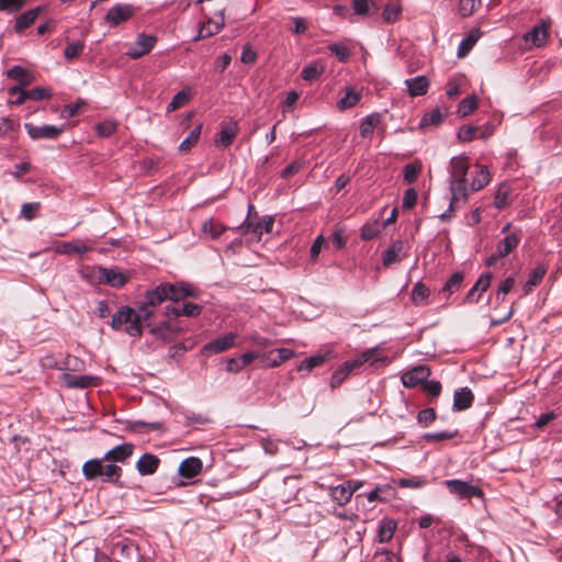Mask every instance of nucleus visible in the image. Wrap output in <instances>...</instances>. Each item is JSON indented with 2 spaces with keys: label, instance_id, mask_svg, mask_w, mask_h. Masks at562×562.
Masks as SVG:
<instances>
[{
  "label": "nucleus",
  "instance_id": "f257e3e1",
  "mask_svg": "<svg viewBox=\"0 0 562 562\" xmlns=\"http://www.w3.org/2000/svg\"><path fill=\"white\" fill-rule=\"evenodd\" d=\"M469 161L465 156H456L450 160L449 190L451 194L449 210H453L457 203L463 204L469 199L468 170Z\"/></svg>",
  "mask_w": 562,
  "mask_h": 562
},
{
  "label": "nucleus",
  "instance_id": "f03ea898",
  "mask_svg": "<svg viewBox=\"0 0 562 562\" xmlns=\"http://www.w3.org/2000/svg\"><path fill=\"white\" fill-rule=\"evenodd\" d=\"M103 459H91L83 463L82 473L87 480L101 477L105 482H117L122 475V469L114 463H104Z\"/></svg>",
  "mask_w": 562,
  "mask_h": 562
},
{
  "label": "nucleus",
  "instance_id": "7ed1b4c3",
  "mask_svg": "<svg viewBox=\"0 0 562 562\" xmlns=\"http://www.w3.org/2000/svg\"><path fill=\"white\" fill-rule=\"evenodd\" d=\"M111 327L114 330H124L132 337H139L142 335V328L137 325L135 308L130 306H121L112 315Z\"/></svg>",
  "mask_w": 562,
  "mask_h": 562
},
{
  "label": "nucleus",
  "instance_id": "20e7f679",
  "mask_svg": "<svg viewBox=\"0 0 562 562\" xmlns=\"http://www.w3.org/2000/svg\"><path fill=\"white\" fill-rule=\"evenodd\" d=\"M24 128L26 130V133L33 140H41V139L54 140V139H57L65 131L64 125L57 126V125L45 124L42 126H36L32 123H25Z\"/></svg>",
  "mask_w": 562,
  "mask_h": 562
},
{
  "label": "nucleus",
  "instance_id": "39448f33",
  "mask_svg": "<svg viewBox=\"0 0 562 562\" xmlns=\"http://www.w3.org/2000/svg\"><path fill=\"white\" fill-rule=\"evenodd\" d=\"M157 36L140 33L137 35L135 42L130 46L125 53L132 59H138L148 54L156 45Z\"/></svg>",
  "mask_w": 562,
  "mask_h": 562
},
{
  "label": "nucleus",
  "instance_id": "423d86ee",
  "mask_svg": "<svg viewBox=\"0 0 562 562\" xmlns=\"http://www.w3.org/2000/svg\"><path fill=\"white\" fill-rule=\"evenodd\" d=\"M132 278L130 271H124L119 267H103L101 284L109 285L115 289L123 288Z\"/></svg>",
  "mask_w": 562,
  "mask_h": 562
},
{
  "label": "nucleus",
  "instance_id": "0eeeda50",
  "mask_svg": "<svg viewBox=\"0 0 562 562\" xmlns=\"http://www.w3.org/2000/svg\"><path fill=\"white\" fill-rule=\"evenodd\" d=\"M445 485L448 487L449 492L457 495L459 498H472V497H482L483 492L480 487L472 485L465 481L461 480H447Z\"/></svg>",
  "mask_w": 562,
  "mask_h": 562
},
{
  "label": "nucleus",
  "instance_id": "6e6552de",
  "mask_svg": "<svg viewBox=\"0 0 562 562\" xmlns=\"http://www.w3.org/2000/svg\"><path fill=\"white\" fill-rule=\"evenodd\" d=\"M236 338L235 333H227L217 337L203 346L202 353L205 356L222 353L236 345Z\"/></svg>",
  "mask_w": 562,
  "mask_h": 562
},
{
  "label": "nucleus",
  "instance_id": "1a4fd4ad",
  "mask_svg": "<svg viewBox=\"0 0 562 562\" xmlns=\"http://www.w3.org/2000/svg\"><path fill=\"white\" fill-rule=\"evenodd\" d=\"M550 26V22L541 21L540 23L536 24L529 32H527L524 36L527 47L531 48L544 45L549 36Z\"/></svg>",
  "mask_w": 562,
  "mask_h": 562
},
{
  "label": "nucleus",
  "instance_id": "9d476101",
  "mask_svg": "<svg viewBox=\"0 0 562 562\" xmlns=\"http://www.w3.org/2000/svg\"><path fill=\"white\" fill-rule=\"evenodd\" d=\"M239 131V126L237 121L229 120V121H223L221 123V130L218 132V135L215 139V145L218 148H228L234 139L236 138Z\"/></svg>",
  "mask_w": 562,
  "mask_h": 562
},
{
  "label": "nucleus",
  "instance_id": "9b49d317",
  "mask_svg": "<svg viewBox=\"0 0 562 562\" xmlns=\"http://www.w3.org/2000/svg\"><path fill=\"white\" fill-rule=\"evenodd\" d=\"M386 357H379V347H373L370 349H367L362 351L359 356H357L352 360L345 361L344 364L347 367V369L350 371V373L359 369L361 366H363L367 362H371L372 364L376 362H386Z\"/></svg>",
  "mask_w": 562,
  "mask_h": 562
},
{
  "label": "nucleus",
  "instance_id": "f8f14e48",
  "mask_svg": "<svg viewBox=\"0 0 562 562\" xmlns=\"http://www.w3.org/2000/svg\"><path fill=\"white\" fill-rule=\"evenodd\" d=\"M408 248L405 247V244L397 239L394 240L382 254V261L385 267H389L393 263L401 262L405 257H407Z\"/></svg>",
  "mask_w": 562,
  "mask_h": 562
},
{
  "label": "nucleus",
  "instance_id": "ddd939ff",
  "mask_svg": "<svg viewBox=\"0 0 562 562\" xmlns=\"http://www.w3.org/2000/svg\"><path fill=\"white\" fill-rule=\"evenodd\" d=\"M166 292L167 300L179 302L186 297L196 296V292L188 283H162Z\"/></svg>",
  "mask_w": 562,
  "mask_h": 562
},
{
  "label": "nucleus",
  "instance_id": "4468645a",
  "mask_svg": "<svg viewBox=\"0 0 562 562\" xmlns=\"http://www.w3.org/2000/svg\"><path fill=\"white\" fill-rule=\"evenodd\" d=\"M430 375V370L426 366L414 367L411 371H407L402 376V383L405 387H415L418 384L425 382Z\"/></svg>",
  "mask_w": 562,
  "mask_h": 562
},
{
  "label": "nucleus",
  "instance_id": "2eb2a0df",
  "mask_svg": "<svg viewBox=\"0 0 562 562\" xmlns=\"http://www.w3.org/2000/svg\"><path fill=\"white\" fill-rule=\"evenodd\" d=\"M492 278H493V276L491 272L482 273L479 277V279L476 280V282L473 284V286L467 293L464 302L465 303L479 302L481 294L490 288Z\"/></svg>",
  "mask_w": 562,
  "mask_h": 562
},
{
  "label": "nucleus",
  "instance_id": "dca6fc26",
  "mask_svg": "<svg viewBox=\"0 0 562 562\" xmlns=\"http://www.w3.org/2000/svg\"><path fill=\"white\" fill-rule=\"evenodd\" d=\"M274 220L271 216H263L257 222H251L246 220L239 227L236 229L244 228L246 232L254 233L258 239H260L263 233H270L273 227Z\"/></svg>",
  "mask_w": 562,
  "mask_h": 562
},
{
  "label": "nucleus",
  "instance_id": "f3484780",
  "mask_svg": "<svg viewBox=\"0 0 562 562\" xmlns=\"http://www.w3.org/2000/svg\"><path fill=\"white\" fill-rule=\"evenodd\" d=\"M43 10L44 8L42 5H37L16 16L13 26L14 32L21 34L24 30L29 29L36 21Z\"/></svg>",
  "mask_w": 562,
  "mask_h": 562
},
{
  "label": "nucleus",
  "instance_id": "a211bd4d",
  "mask_svg": "<svg viewBox=\"0 0 562 562\" xmlns=\"http://www.w3.org/2000/svg\"><path fill=\"white\" fill-rule=\"evenodd\" d=\"M115 552L121 558L120 562H139L138 547L133 541H122L115 547Z\"/></svg>",
  "mask_w": 562,
  "mask_h": 562
},
{
  "label": "nucleus",
  "instance_id": "6ab92c4d",
  "mask_svg": "<svg viewBox=\"0 0 562 562\" xmlns=\"http://www.w3.org/2000/svg\"><path fill=\"white\" fill-rule=\"evenodd\" d=\"M133 15V8L130 4H116L112 7L106 15L105 20L111 25H119L121 22L126 21Z\"/></svg>",
  "mask_w": 562,
  "mask_h": 562
},
{
  "label": "nucleus",
  "instance_id": "aec40b11",
  "mask_svg": "<svg viewBox=\"0 0 562 562\" xmlns=\"http://www.w3.org/2000/svg\"><path fill=\"white\" fill-rule=\"evenodd\" d=\"M203 468L202 461L196 457H189L184 459L178 469L179 475L186 479H193L201 473Z\"/></svg>",
  "mask_w": 562,
  "mask_h": 562
},
{
  "label": "nucleus",
  "instance_id": "412c9836",
  "mask_svg": "<svg viewBox=\"0 0 562 562\" xmlns=\"http://www.w3.org/2000/svg\"><path fill=\"white\" fill-rule=\"evenodd\" d=\"M160 464V460L153 453H144L136 462V469L140 475L154 474Z\"/></svg>",
  "mask_w": 562,
  "mask_h": 562
},
{
  "label": "nucleus",
  "instance_id": "4be33fe9",
  "mask_svg": "<svg viewBox=\"0 0 562 562\" xmlns=\"http://www.w3.org/2000/svg\"><path fill=\"white\" fill-rule=\"evenodd\" d=\"M474 394L469 387H461L453 394V411L461 412L472 406Z\"/></svg>",
  "mask_w": 562,
  "mask_h": 562
},
{
  "label": "nucleus",
  "instance_id": "5701e85b",
  "mask_svg": "<svg viewBox=\"0 0 562 562\" xmlns=\"http://www.w3.org/2000/svg\"><path fill=\"white\" fill-rule=\"evenodd\" d=\"M133 450L134 446L128 442L115 446L104 454V460L110 462H124L133 454Z\"/></svg>",
  "mask_w": 562,
  "mask_h": 562
},
{
  "label": "nucleus",
  "instance_id": "b1692460",
  "mask_svg": "<svg viewBox=\"0 0 562 562\" xmlns=\"http://www.w3.org/2000/svg\"><path fill=\"white\" fill-rule=\"evenodd\" d=\"M405 85L411 97H420L427 93L429 80L426 76H416L405 80Z\"/></svg>",
  "mask_w": 562,
  "mask_h": 562
},
{
  "label": "nucleus",
  "instance_id": "393cba45",
  "mask_svg": "<svg viewBox=\"0 0 562 562\" xmlns=\"http://www.w3.org/2000/svg\"><path fill=\"white\" fill-rule=\"evenodd\" d=\"M490 171L484 166L476 165L474 175L472 177V181L469 187V194L471 192H475L483 189L485 186L490 183Z\"/></svg>",
  "mask_w": 562,
  "mask_h": 562
},
{
  "label": "nucleus",
  "instance_id": "a878e982",
  "mask_svg": "<svg viewBox=\"0 0 562 562\" xmlns=\"http://www.w3.org/2000/svg\"><path fill=\"white\" fill-rule=\"evenodd\" d=\"M520 241V237L517 233H509L505 235L503 239H501L496 245L497 256H502L505 258L508 256L515 248H517Z\"/></svg>",
  "mask_w": 562,
  "mask_h": 562
},
{
  "label": "nucleus",
  "instance_id": "bb28decb",
  "mask_svg": "<svg viewBox=\"0 0 562 562\" xmlns=\"http://www.w3.org/2000/svg\"><path fill=\"white\" fill-rule=\"evenodd\" d=\"M92 250L91 246L86 245L80 240L66 241L57 246L56 252L61 255L79 254L83 255Z\"/></svg>",
  "mask_w": 562,
  "mask_h": 562
},
{
  "label": "nucleus",
  "instance_id": "cd10ccee",
  "mask_svg": "<svg viewBox=\"0 0 562 562\" xmlns=\"http://www.w3.org/2000/svg\"><path fill=\"white\" fill-rule=\"evenodd\" d=\"M224 26V15L220 13V15L212 20L210 19L206 23H203L199 30V35L196 38H204L217 34Z\"/></svg>",
  "mask_w": 562,
  "mask_h": 562
},
{
  "label": "nucleus",
  "instance_id": "c85d7f7f",
  "mask_svg": "<svg viewBox=\"0 0 562 562\" xmlns=\"http://www.w3.org/2000/svg\"><path fill=\"white\" fill-rule=\"evenodd\" d=\"M79 276L90 285H101L102 266H85L79 270Z\"/></svg>",
  "mask_w": 562,
  "mask_h": 562
},
{
  "label": "nucleus",
  "instance_id": "c756f323",
  "mask_svg": "<svg viewBox=\"0 0 562 562\" xmlns=\"http://www.w3.org/2000/svg\"><path fill=\"white\" fill-rule=\"evenodd\" d=\"M448 115L447 108H436L432 111L426 113L420 120V126H438Z\"/></svg>",
  "mask_w": 562,
  "mask_h": 562
},
{
  "label": "nucleus",
  "instance_id": "7c9ffc66",
  "mask_svg": "<svg viewBox=\"0 0 562 562\" xmlns=\"http://www.w3.org/2000/svg\"><path fill=\"white\" fill-rule=\"evenodd\" d=\"M430 295L429 288L423 283L422 281L414 284L411 292V300L414 305L423 306L428 303V297Z\"/></svg>",
  "mask_w": 562,
  "mask_h": 562
},
{
  "label": "nucleus",
  "instance_id": "2f4dec72",
  "mask_svg": "<svg viewBox=\"0 0 562 562\" xmlns=\"http://www.w3.org/2000/svg\"><path fill=\"white\" fill-rule=\"evenodd\" d=\"M7 77L18 81L21 87L31 85L34 80L33 76L22 66L15 65L7 71Z\"/></svg>",
  "mask_w": 562,
  "mask_h": 562
},
{
  "label": "nucleus",
  "instance_id": "473e14b6",
  "mask_svg": "<svg viewBox=\"0 0 562 562\" xmlns=\"http://www.w3.org/2000/svg\"><path fill=\"white\" fill-rule=\"evenodd\" d=\"M396 521L390 518H384L380 521L378 530V541L380 543L389 542L396 530Z\"/></svg>",
  "mask_w": 562,
  "mask_h": 562
},
{
  "label": "nucleus",
  "instance_id": "72a5a7b5",
  "mask_svg": "<svg viewBox=\"0 0 562 562\" xmlns=\"http://www.w3.org/2000/svg\"><path fill=\"white\" fill-rule=\"evenodd\" d=\"M381 121V115L379 113H371L364 116L360 122V135L363 138H371L375 127L379 125Z\"/></svg>",
  "mask_w": 562,
  "mask_h": 562
},
{
  "label": "nucleus",
  "instance_id": "f704fd0d",
  "mask_svg": "<svg viewBox=\"0 0 562 562\" xmlns=\"http://www.w3.org/2000/svg\"><path fill=\"white\" fill-rule=\"evenodd\" d=\"M166 300L167 296L162 283L147 291L144 297V302L147 303V305L153 306L154 310L156 306L160 305Z\"/></svg>",
  "mask_w": 562,
  "mask_h": 562
},
{
  "label": "nucleus",
  "instance_id": "c9c22d12",
  "mask_svg": "<svg viewBox=\"0 0 562 562\" xmlns=\"http://www.w3.org/2000/svg\"><path fill=\"white\" fill-rule=\"evenodd\" d=\"M546 273H547V268L542 265H539L536 268H533L529 274L528 280L524 284V293L525 294L530 293L532 291V289L541 282V280L543 279Z\"/></svg>",
  "mask_w": 562,
  "mask_h": 562
},
{
  "label": "nucleus",
  "instance_id": "e433bc0d",
  "mask_svg": "<svg viewBox=\"0 0 562 562\" xmlns=\"http://www.w3.org/2000/svg\"><path fill=\"white\" fill-rule=\"evenodd\" d=\"M384 228L385 224L379 220L366 223L361 228L360 238L362 240H371L375 238Z\"/></svg>",
  "mask_w": 562,
  "mask_h": 562
},
{
  "label": "nucleus",
  "instance_id": "4c0bfd02",
  "mask_svg": "<svg viewBox=\"0 0 562 562\" xmlns=\"http://www.w3.org/2000/svg\"><path fill=\"white\" fill-rule=\"evenodd\" d=\"M325 71V66L319 63V61H313V63H310L308 65H306L302 71H301V77L305 80V81H314L316 79H318L323 72Z\"/></svg>",
  "mask_w": 562,
  "mask_h": 562
},
{
  "label": "nucleus",
  "instance_id": "58836bf2",
  "mask_svg": "<svg viewBox=\"0 0 562 562\" xmlns=\"http://www.w3.org/2000/svg\"><path fill=\"white\" fill-rule=\"evenodd\" d=\"M202 306L195 303H183L181 307H172L170 311L176 316L196 317L202 312Z\"/></svg>",
  "mask_w": 562,
  "mask_h": 562
},
{
  "label": "nucleus",
  "instance_id": "ea45409f",
  "mask_svg": "<svg viewBox=\"0 0 562 562\" xmlns=\"http://www.w3.org/2000/svg\"><path fill=\"white\" fill-rule=\"evenodd\" d=\"M329 496L333 501H335L338 505L344 506L350 502L351 495L350 492L346 488L345 484H339L330 487Z\"/></svg>",
  "mask_w": 562,
  "mask_h": 562
},
{
  "label": "nucleus",
  "instance_id": "a19ab883",
  "mask_svg": "<svg viewBox=\"0 0 562 562\" xmlns=\"http://www.w3.org/2000/svg\"><path fill=\"white\" fill-rule=\"evenodd\" d=\"M155 310L153 306L147 305L144 301L139 303L137 308L135 310V316L137 317V325L143 329V326L149 325V319L154 315Z\"/></svg>",
  "mask_w": 562,
  "mask_h": 562
},
{
  "label": "nucleus",
  "instance_id": "79ce46f5",
  "mask_svg": "<svg viewBox=\"0 0 562 562\" xmlns=\"http://www.w3.org/2000/svg\"><path fill=\"white\" fill-rule=\"evenodd\" d=\"M202 231L209 234L212 239H218L227 231V227L211 218L203 223Z\"/></svg>",
  "mask_w": 562,
  "mask_h": 562
},
{
  "label": "nucleus",
  "instance_id": "37998d69",
  "mask_svg": "<svg viewBox=\"0 0 562 562\" xmlns=\"http://www.w3.org/2000/svg\"><path fill=\"white\" fill-rule=\"evenodd\" d=\"M202 132V124L196 125L189 135L180 143L179 150L182 153L189 151L192 147L196 145L200 139Z\"/></svg>",
  "mask_w": 562,
  "mask_h": 562
},
{
  "label": "nucleus",
  "instance_id": "c03bdc74",
  "mask_svg": "<svg viewBox=\"0 0 562 562\" xmlns=\"http://www.w3.org/2000/svg\"><path fill=\"white\" fill-rule=\"evenodd\" d=\"M190 98H191V90H190V88L182 89L181 91H179L178 93H176L173 95V98L171 99L170 103L167 105V112L176 111L180 106H182L186 103H188Z\"/></svg>",
  "mask_w": 562,
  "mask_h": 562
},
{
  "label": "nucleus",
  "instance_id": "a18cd8bd",
  "mask_svg": "<svg viewBox=\"0 0 562 562\" xmlns=\"http://www.w3.org/2000/svg\"><path fill=\"white\" fill-rule=\"evenodd\" d=\"M326 359H327L326 355L317 353V355L311 356L300 363V366L297 367V370L300 372H302V371L311 372L314 368L322 366L326 361Z\"/></svg>",
  "mask_w": 562,
  "mask_h": 562
},
{
  "label": "nucleus",
  "instance_id": "49530a36",
  "mask_svg": "<svg viewBox=\"0 0 562 562\" xmlns=\"http://www.w3.org/2000/svg\"><path fill=\"white\" fill-rule=\"evenodd\" d=\"M360 98L361 93L350 88L347 90L345 97L339 100L338 108L340 110L350 109L360 101Z\"/></svg>",
  "mask_w": 562,
  "mask_h": 562
},
{
  "label": "nucleus",
  "instance_id": "de8ad7c7",
  "mask_svg": "<svg viewBox=\"0 0 562 562\" xmlns=\"http://www.w3.org/2000/svg\"><path fill=\"white\" fill-rule=\"evenodd\" d=\"M479 35L471 33L467 35L459 44L457 55L459 58L465 57L476 44Z\"/></svg>",
  "mask_w": 562,
  "mask_h": 562
},
{
  "label": "nucleus",
  "instance_id": "09e8293b",
  "mask_svg": "<svg viewBox=\"0 0 562 562\" xmlns=\"http://www.w3.org/2000/svg\"><path fill=\"white\" fill-rule=\"evenodd\" d=\"M477 106V100L474 95L464 98L458 105L457 113L459 116L464 117L472 113Z\"/></svg>",
  "mask_w": 562,
  "mask_h": 562
},
{
  "label": "nucleus",
  "instance_id": "8fccbe9b",
  "mask_svg": "<svg viewBox=\"0 0 562 562\" xmlns=\"http://www.w3.org/2000/svg\"><path fill=\"white\" fill-rule=\"evenodd\" d=\"M90 380L87 375L65 374L66 385L72 389H85L89 385Z\"/></svg>",
  "mask_w": 562,
  "mask_h": 562
},
{
  "label": "nucleus",
  "instance_id": "3c124183",
  "mask_svg": "<svg viewBox=\"0 0 562 562\" xmlns=\"http://www.w3.org/2000/svg\"><path fill=\"white\" fill-rule=\"evenodd\" d=\"M481 0H459V13L461 16L472 15L480 7Z\"/></svg>",
  "mask_w": 562,
  "mask_h": 562
},
{
  "label": "nucleus",
  "instance_id": "603ef678",
  "mask_svg": "<svg viewBox=\"0 0 562 562\" xmlns=\"http://www.w3.org/2000/svg\"><path fill=\"white\" fill-rule=\"evenodd\" d=\"M328 49L341 63H346L350 58V55H351L348 46L342 43H333L328 46Z\"/></svg>",
  "mask_w": 562,
  "mask_h": 562
},
{
  "label": "nucleus",
  "instance_id": "864d4df0",
  "mask_svg": "<svg viewBox=\"0 0 562 562\" xmlns=\"http://www.w3.org/2000/svg\"><path fill=\"white\" fill-rule=\"evenodd\" d=\"M26 4V0H0V11L8 14L19 12Z\"/></svg>",
  "mask_w": 562,
  "mask_h": 562
},
{
  "label": "nucleus",
  "instance_id": "5fc2aeb1",
  "mask_svg": "<svg viewBox=\"0 0 562 562\" xmlns=\"http://www.w3.org/2000/svg\"><path fill=\"white\" fill-rule=\"evenodd\" d=\"M509 188L503 184L498 188L494 196V205L496 209L502 210L509 203Z\"/></svg>",
  "mask_w": 562,
  "mask_h": 562
},
{
  "label": "nucleus",
  "instance_id": "6e6d98bb",
  "mask_svg": "<svg viewBox=\"0 0 562 562\" xmlns=\"http://www.w3.org/2000/svg\"><path fill=\"white\" fill-rule=\"evenodd\" d=\"M463 282V274L461 272H454L443 284L442 292L453 293L461 288Z\"/></svg>",
  "mask_w": 562,
  "mask_h": 562
},
{
  "label": "nucleus",
  "instance_id": "4d7b16f0",
  "mask_svg": "<svg viewBox=\"0 0 562 562\" xmlns=\"http://www.w3.org/2000/svg\"><path fill=\"white\" fill-rule=\"evenodd\" d=\"M515 285V279L513 277H508L505 280H503L496 291V301L503 302L505 300V296L513 290Z\"/></svg>",
  "mask_w": 562,
  "mask_h": 562
},
{
  "label": "nucleus",
  "instance_id": "13d9d810",
  "mask_svg": "<svg viewBox=\"0 0 562 562\" xmlns=\"http://www.w3.org/2000/svg\"><path fill=\"white\" fill-rule=\"evenodd\" d=\"M420 164H407L403 169L404 181L408 184L414 183L420 172Z\"/></svg>",
  "mask_w": 562,
  "mask_h": 562
},
{
  "label": "nucleus",
  "instance_id": "bf43d9fd",
  "mask_svg": "<svg viewBox=\"0 0 562 562\" xmlns=\"http://www.w3.org/2000/svg\"><path fill=\"white\" fill-rule=\"evenodd\" d=\"M350 374V371L342 363L338 369L334 371L330 378V387L336 389L341 385L346 378Z\"/></svg>",
  "mask_w": 562,
  "mask_h": 562
},
{
  "label": "nucleus",
  "instance_id": "052dcab7",
  "mask_svg": "<svg viewBox=\"0 0 562 562\" xmlns=\"http://www.w3.org/2000/svg\"><path fill=\"white\" fill-rule=\"evenodd\" d=\"M8 93L11 98H15L14 100L10 101L12 104L20 105L29 100L27 91L24 89V87L21 86H13L9 88Z\"/></svg>",
  "mask_w": 562,
  "mask_h": 562
},
{
  "label": "nucleus",
  "instance_id": "680f3d73",
  "mask_svg": "<svg viewBox=\"0 0 562 562\" xmlns=\"http://www.w3.org/2000/svg\"><path fill=\"white\" fill-rule=\"evenodd\" d=\"M85 49V43L83 41H76V42H72V43H69L65 50H64V56L67 60H71L74 58H76L77 56H79Z\"/></svg>",
  "mask_w": 562,
  "mask_h": 562
},
{
  "label": "nucleus",
  "instance_id": "e2e57ef3",
  "mask_svg": "<svg viewBox=\"0 0 562 562\" xmlns=\"http://www.w3.org/2000/svg\"><path fill=\"white\" fill-rule=\"evenodd\" d=\"M397 485L404 488H420L425 486L426 480L422 476L402 477L397 480Z\"/></svg>",
  "mask_w": 562,
  "mask_h": 562
},
{
  "label": "nucleus",
  "instance_id": "0e129e2a",
  "mask_svg": "<svg viewBox=\"0 0 562 562\" xmlns=\"http://www.w3.org/2000/svg\"><path fill=\"white\" fill-rule=\"evenodd\" d=\"M402 12V7L398 3H389L385 5L383 10V19L392 23L396 21V19L400 16Z\"/></svg>",
  "mask_w": 562,
  "mask_h": 562
},
{
  "label": "nucleus",
  "instance_id": "69168bd1",
  "mask_svg": "<svg viewBox=\"0 0 562 562\" xmlns=\"http://www.w3.org/2000/svg\"><path fill=\"white\" fill-rule=\"evenodd\" d=\"M351 3L355 13L358 15H368L371 5L374 7L373 0H352Z\"/></svg>",
  "mask_w": 562,
  "mask_h": 562
},
{
  "label": "nucleus",
  "instance_id": "338daca9",
  "mask_svg": "<svg viewBox=\"0 0 562 562\" xmlns=\"http://www.w3.org/2000/svg\"><path fill=\"white\" fill-rule=\"evenodd\" d=\"M477 126L464 125L458 131V138L462 142H471L477 135Z\"/></svg>",
  "mask_w": 562,
  "mask_h": 562
},
{
  "label": "nucleus",
  "instance_id": "774afa93",
  "mask_svg": "<svg viewBox=\"0 0 562 562\" xmlns=\"http://www.w3.org/2000/svg\"><path fill=\"white\" fill-rule=\"evenodd\" d=\"M116 131V123L113 121H103L97 125V133L102 137H109Z\"/></svg>",
  "mask_w": 562,
  "mask_h": 562
}]
</instances>
